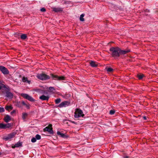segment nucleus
Here are the masks:
<instances>
[{
  "label": "nucleus",
  "mask_w": 158,
  "mask_h": 158,
  "mask_svg": "<svg viewBox=\"0 0 158 158\" xmlns=\"http://www.w3.org/2000/svg\"><path fill=\"white\" fill-rule=\"evenodd\" d=\"M112 52V56L114 57H118L120 55V48L118 47H111L110 49Z\"/></svg>",
  "instance_id": "obj_1"
},
{
  "label": "nucleus",
  "mask_w": 158,
  "mask_h": 158,
  "mask_svg": "<svg viewBox=\"0 0 158 158\" xmlns=\"http://www.w3.org/2000/svg\"><path fill=\"white\" fill-rule=\"evenodd\" d=\"M37 77L39 79L42 80H46L50 79V77L44 73L38 74L37 75Z\"/></svg>",
  "instance_id": "obj_2"
},
{
  "label": "nucleus",
  "mask_w": 158,
  "mask_h": 158,
  "mask_svg": "<svg viewBox=\"0 0 158 158\" xmlns=\"http://www.w3.org/2000/svg\"><path fill=\"white\" fill-rule=\"evenodd\" d=\"M84 114H83L82 111L80 109H76L75 112L74 117L78 118L81 117H83Z\"/></svg>",
  "instance_id": "obj_3"
},
{
  "label": "nucleus",
  "mask_w": 158,
  "mask_h": 158,
  "mask_svg": "<svg viewBox=\"0 0 158 158\" xmlns=\"http://www.w3.org/2000/svg\"><path fill=\"white\" fill-rule=\"evenodd\" d=\"M52 77L54 80H65V77L63 76H58L56 75H54L52 74H51Z\"/></svg>",
  "instance_id": "obj_4"
},
{
  "label": "nucleus",
  "mask_w": 158,
  "mask_h": 158,
  "mask_svg": "<svg viewBox=\"0 0 158 158\" xmlns=\"http://www.w3.org/2000/svg\"><path fill=\"white\" fill-rule=\"evenodd\" d=\"M24 98L28 100L31 102H34L35 100L33 99L31 96H29L28 94H21Z\"/></svg>",
  "instance_id": "obj_5"
},
{
  "label": "nucleus",
  "mask_w": 158,
  "mask_h": 158,
  "mask_svg": "<svg viewBox=\"0 0 158 158\" xmlns=\"http://www.w3.org/2000/svg\"><path fill=\"white\" fill-rule=\"evenodd\" d=\"M0 70L4 75L8 74L9 73V71L7 68L4 66H0Z\"/></svg>",
  "instance_id": "obj_6"
},
{
  "label": "nucleus",
  "mask_w": 158,
  "mask_h": 158,
  "mask_svg": "<svg viewBox=\"0 0 158 158\" xmlns=\"http://www.w3.org/2000/svg\"><path fill=\"white\" fill-rule=\"evenodd\" d=\"M15 135V133L14 132L11 133L9 134L7 136L4 137L3 139L6 140H9L10 139L14 137Z\"/></svg>",
  "instance_id": "obj_7"
},
{
  "label": "nucleus",
  "mask_w": 158,
  "mask_h": 158,
  "mask_svg": "<svg viewBox=\"0 0 158 158\" xmlns=\"http://www.w3.org/2000/svg\"><path fill=\"white\" fill-rule=\"evenodd\" d=\"M70 102L68 101H64L61 102L58 106L60 108L64 107H65L69 106Z\"/></svg>",
  "instance_id": "obj_8"
},
{
  "label": "nucleus",
  "mask_w": 158,
  "mask_h": 158,
  "mask_svg": "<svg viewBox=\"0 0 158 158\" xmlns=\"http://www.w3.org/2000/svg\"><path fill=\"white\" fill-rule=\"evenodd\" d=\"M44 131H48L50 133H53L52 128V125L49 124L48 127H46L44 129Z\"/></svg>",
  "instance_id": "obj_9"
},
{
  "label": "nucleus",
  "mask_w": 158,
  "mask_h": 158,
  "mask_svg": "<svg viewBox=\"0 0 158 158\" xmlns=\"http://www.w3.org/2000/svg\"><path fill=\"white\" fill-rule=\"evenodd\" d=\"M11 124L10 123H8L6 124L0 123V128L1 129H5L11 127Z\"/></svg>",
  "instance_id": "obj_10"
},
{
  "label": "nucleus",
  "mask_w": 158,
  "mask_h": 158,
  "mask_svg": "<svg viewBox=\"0 0 158 158\" xmlns=\"http://www.w3.org/2000/svg\"><path fill=\"white\" fill-rule=\"evenodd\" d=\"M6 96L8 98H12L13 97V94L10 92L6 91Z\"/></svg>",
  "instance_id": "obj_11"
},
{
  "label": "nucleus",
  "mask_w": 158,
  "mask_h": 158,
  "mask_svg": "<svg viewBox=\"0 0 158 158\" xmlns=\"http://www.w3.org/2000/svg\"><path fill=\"white\" fill-rule=\"evenodd\" d=\"M49 97L48 96H46L44 95H42L39 98L42 100L48 101L49 99Z\"/></svg>",
  "instance_id": "obj_12"
},
{
  "label": "nucleus",
  "mask_w": 158,
  "mask_h": 158,
  "mask_svg": "<svg viewBox=\"0 0 158 158\" xmlns=\"http://www.w3.org/2000/svg\"><path fill=\"white\" fill-rule=\"evenodd\" d=\"M4 119L6 122L8 123L11 120V118L9 115H7L4 117Z\"/></svg>",
  "instance_id": "obj_13"
},
{
  "label": "nucleus",
  "mask_w": 158,
  "mask_h": 158,
  "mask_svg": "<svg viewBox=\"0 0 158 158\" xmlns=\"http://www.w3.org/2000/svg\"><path fill=\"white\" fill-rule=\"evenodd\" d=\"M22 80L23 82L27 83L29 84H30V81L28 80L27 78L26 77H23L22 79Z\"/></svg>",
  "instance_id": "obj_14"
},
{
  "label": "nucleus",
  "mask_w": 158,
  "mask_h": 158,
  "mask_svg": "<svg viewBox=\"0 0 158 158\" xmlns=\"http://www.w3.org/2000/svg\"><path fill=\"white\" fill-rule=\"evenodd\" d=\"M130 50H122L120 49V55H124L125 54L127 53L130 52Z\"/></svg>",
  "instance_id": "obj_15"
},
{
  "label": "nucleus",
  "mask_w": 158,
  "mask_h": 158,
  "mask_svg": "<svg viewBox=\"0 0 158 158\" xmlns=\"http://www.w3.org/2000/svg\"><path fill=\"white\" fill-rule=\"evenodd\" d=\"M90 64L93 67H96L98 65V64L95 62L92 61L90 62Z\"/></svg>",
  "instance_id": "obj_16"
},
{
  "label": "nucleus",
  "mask_w": 158,
  "mask_h": 158,
  "mask_svg": "<svg viewBox=\"0 0 158 158\" xmlns=\"http://www.w3.org/2000/svg\"><path fill=\"white\" fill-rule=\"evenodd\" d=\"M62 8H54L53 10L55 12H58L62 10Z\"/></svg>",
  "instance_id": "obj_17"
},
{
  "label": "nucleus",
  "mask_w": 158,
  "mask_h": 158,
  "mask_svg": "<svg viewBox=\"0 0 158 158\" xmlns=\"http://www.w3.org/2000/svg\"><path fill=\"white\" fill-rule=\"evenodd\" d=\"M5 109L7 110H12L13 109V107L11 106H6Z\"/></svg>",
  "instance_id": "obj_18"
},
{
  "label": "nucleus",
  "mask_w": 158,
  "mask_h": 158,
  "mask_svg": "<svg viewBox=\"0 0 158 158\" xmlns=\"http://www.w3.org/2000/svg\"><path fill=\"white\" fill-rule=\"evenodd\" d=\"M22 146V143H21L19 142L15 144L14 146L13 147V148H15L16 147H19Z\"/></svg>",
  "instance_id": "obj_19"
},
{
  "label": "nucleus",
  "mask_w": 158,
  "mask_h": 158,
  "mask_svg": "<svg viewBox=\"0 0 158 158\" xmlns=\"http://www.w3.org/2000/svg\"><path fill=\"white\" fill-rule=\"evenodd\" d=\"M84 16V14H82L81 15L80 18V20L81 21H84V19L83 18Z\"/></svg>",
  "instance_id": "obj_20"
},
{
  "label": "nucleus",
  "mask_w": 158,
  "mask_h": 158,
  "mask_svg": "<svg viewBox=\"0 0 158 158\" xmlns=\"http://www.w3.org/2000/svg\"><path fill=\"white\" fill-rule=\"evenodd\" d=\"M20 37L22 39L25 40L27 38V36L26 34H23L21 35Z\"/></svg>",
  "instance_id": "obj_21"
},
{
  "label": "nucleus",
  "mask_w": 158,
  "mask_h": 158,
  "mask_svg": "<svg viewBox=\"0 0 158 158\" xmlns=\"http://www.w3.org/2000/svg\"><path fill=\"white\" fill-rule=\"evenodd\" d=\"M27 114L26 113H23L22 116L23 119L24 120L25 119L27 116Z\"/></svg>",
  "instance_id": "obj_22"
},
{
  "label": "nucleus",
  "mask_w": 158,
  "mask_h": 158,
  "mask_svg": "<svg viewBox=\"0 0 158 158\" xmlns=\"http://www.w3.org/2000/svg\"><path fill=\"white\" fill-rule=\"evenodd\" d=\"M60 102L61 99L60 98H57L55 100V102L56 104L59 103Z\"/></svg>",
  "instance_id": "obj_23"
},
{
  "label": "nucleus",
  "mask_w": 158,
  "mask_h": 158,
  "mask_svg": "<svg viewBox=\"0 0 158 158\" xmlns=\"http://www.w3.org/2000/svg\"><path fill=\"white\" fill-rule=\"evenodd\" d=\"M57 134L58 135H60L62 137H64V134L61 133L60 131H57Z\"/></svg>",
  "instance_id": "obj_24"
},
{
  "label": "nucleus",
  "mask_w": 158,
  "mask_h": 158,
  "mask_svg": "<svg viewBox=\"0 0 158 158\" xmlns=\"http://www.w3.org/2000/svg\"><path fill=\"white\" fill-rule=\"evenodd\" d=\"M35 138L37 140H39L41 139V137L40 135L39 134H37L35 136Z\"/></svg>",
  "instance_id": "obj_25"
},
{
  "label": "nucleus",
  "mask_w": 158,
  "mask_h": 158,
  "mask_svg": "<svg viewBox=\"0 0 158 158\" xmlns=\"http://www.w3.org/2000/svg\"><path fill=\"white\" fill-rule=\"evenodd\" d=\"M137 76L139 79H141L144 76V75L143 74L138 75Z\"/></svg>",
  "instance_id": "obj_26"
},
{
  "label": "nucleus",
  "mask_w": 158,
  "mask_h": 158,
  "mask_svg": "<svg viewBox=\"0 0 158 158\" xmlns=\"http://www.w3.org/2000/svg\"><path fill=\"white\" fill-rule=\"evenodd\" d=\"M113 69L111 68H108L107 69V70L108 72H111L113 71Z\"/></svg>",
  "instance_id": "obj_27"
},
{
  "label": "nucleus",
  "mask_w": 158,
  "mask_h": 158,
  "mask_svg": "<svg viewBox=\"0 0 158 158\" xmlns=\"http://www.w3.org/2000/svg\"><path fill=\"white\" fill-rule=\"evenodd\" d=\"M36 140L35 138L33 137L31 139V141L32 143H34L36 141Z\"/></svg>",
  "instance_id": "obj_28"
},
{
  "label": "nucleus",
  "mask_w": 158,
  "mask_h": 158,
  "mask_svg": "<svg viewBox=\"0 0 158 158\" xmlns=\"http://www.w3.org/2000/svg\"><path fill=\"white\" fill-rule=\"evenodd\" d=\"M25 106L27 109H29L30 108V105L29 104L26 103V105H25Z\"/></svg>",
  "instance_id": "obj_29"
},
{
  "label": "nucleus",
  "mask_w": 158,
  "mask_h": 158,
  "mask_svg": "<svg viewBox=\"0 0 158 158\" xmlns=\"http://www.w3.org/2000/svg\"><path fill=\"white\" fill-rule=\"evenodd\" d=\"M4 111L5 110L3 107H0V112H4Z\"/></svg>",
  "instance_id": "obj_30"
},
{
  "label": "nucleus",
  "mask_w": 158,
  "mask_h": 158,
  "mask_svg": "<svg viewBox=\"0 0 158 158\" xmlns=\"http://www.w3.org/2000/svg\"><path fill=\"white\" fill-rule=\"evenodd\" d=\"M115 113V111L114 110H110V114L111 115H113V114Z\"/></svg>",
  "instance_id": "obj_31"
},
{
  "label": "nucleus",
  "mask_w": 158,
  "mask_h": 158,
  "mask_svg": "<svg viewBox=\"0 0 158 158\" xmlns=\"http://www.w3.org/2000/svg\"><path fill=\"white\" fill-rule=\"evenodd\" d=\"M49 89L50 91H53L55 90V89L53 87H50L49 88Z\"/></svg>",
  "instance_id": "obj_32"
},
{
  "label": "nucleus",
  "mask_w": 158,
  "mask_h": 158,
  "mask_svg": "<svg viewBox=\"0 0 158 158\" xmlns=\"http://www.w3.org/2000/svg\"><path fill=\"white\" fill-rule=\"evenodd\" d=\"M40 11L43 12H45L46 11V9L44 8H43L40 9Z\"/></svg>",
  "instance_id": "obj_33"
},
{
  "label": "nucleus",
  "mask_w": 158,
  "mask_h": 158,
  "mask_svg": "<svg viewBox=\"0 0 158 158\" xmlns=\"http://www.w3.org/2000/svg\"><path fill=\"white\" fill-rule=\"evenodd\" d=\"M2 88H5V86L4 85H0V90L2 89Z\"/></svg>",
  "instance_id": "obj_34"
},
{
  "label": "nucleus",
  "mask_w": 158,
  "mask_h": 158,
  "mask_svg": "<svg viewBox=\"0 0 158 158\" xmlns=\"http://www.w3.org/2000/svg\"><path fill=\"white\" fill-rule=\"evenodd\" d=\"M15 113H16L15 110H14L10 112V114H13Z\"/></svg>",
  "instance_id": "obj_35"
},
{
  "label": "nucleus",
  "mask_w": 158,
  "mask_h": 158,
  "mask_svg": "<svg viewBox=\"0 0 158 158\" xmlns=\"http://www.w3.org/2000/svg\"><path fill=\"white\" fill-rule=\"evenodd\" d=\"M22 104L23 105L25 106V105H26V103L24 101H23L22 102Z\"/></svg>",
  "instance_id": "obj_36"
},
{
  "label": "nucleus",
  "mask_w": 158,
  "mask_h": 158,
  "mask_svg": "<svg viewBox=\"0 0 158 158\" xmlns=\"http://www.w3.org/2000/svg\"><path fill=\"white\" fill-rule=\"evenodd\" d=\"M143 118L144 120H146V118L145 116H144L143 117Z\"/></svg>",
  "instance_id": "obj_37"
},
{
  "label": "nucleus",
  "mask_w": 158,
  "mask_h": 158,
  "mask_svg": "<svg viewBox=\"0 0 158 158\" xmlns=\"http://www.w3.org/2000/svg\"><path fill=\"white\" fill-rule=\"evenodd\" d=\"M124 158H128V157L127 156H125Z\"/></svg>",
  "instance_id": "obj_38"
},
{
  "label": "nucleus",
  "mask_w": 158,
  "mask_h": 158,
  "mask_svg": "<svg viewBox=\"0 0 158 158\" xmlns=\"http://www.w3.org/2000/svg\"><path fill=\"white\" fill-rule=\"evenodd\" d=\"M73 123H74V122H73Z\"/></svg>",
  "instance_id": "obj_39"
}]
</instances>
